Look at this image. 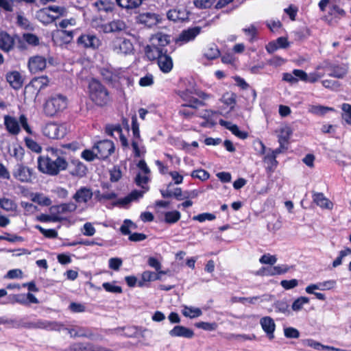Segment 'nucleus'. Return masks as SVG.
<instances>
[{
  "mask_svg": "<svg viewBox=\"0 0 351 351\" xmlns=\"http://www.w3.org/2000/svg\"><path fill=\"white\" fill-rule=\"evenodd\" d=\"M38 169L43 173L54 176L68 167V162L62 156V151L54 149H47L46 155L38 158Z\"/></svg>",
  "mask_w": 351,
  "mask_h": 351,
  "instance_id": "nucleus-1",
  "label": "nucleus"
},
{
  "mask_svg": "<svg viewBox=\"0 0 351 351\" xmlns=\"http://www.w3.org/2000/svg\"><path fill=\"white\" fill-rule=\"evenodd\" d=\"M1 320L3 322L1 324H8L10 325L11 328H24V325L26 324V322H23L22 319H8L5 317H2Z\"/></svg>",
  "mask_w": 351,
  "mask_h": 351,
  "instance_id": "nucleus-39",
  "label": "nucleus"
},
{
  "mask_svg": "<svg viewBox=\"0 0 351 351\" xmlns=\"http://www.w3.org/2000/svg\"><path fill=\"white\" fill-rule=\"evenodd\" d=\"M317 70H325L328 72V75L337 79H343L348 72L349 66L348 64L332 63L329 60H324L317 66Z\"/></svg>",
  "mask_w": 351,
  "mask_h": 351,
  "instance_id": "nucleus-4",
  "label": "nucleus"
},
{
  "mask_svg": "<svg viewBox=\"0 0 351 351\" xmlns=\"http://www.w3.org/2000/svg\"><path fill=\"white\" fill-rule=\"evenodd\" d=\"M25 145L32 152L36 153H40L42 151L41 146L34 140L31 138L25 137Z\"/></svg>",
  "mask_w": 351,
  "mask_h": 351,
  "instance_id": "nucleus-42",
  "label": "nucleus"
},
{
  "mask_svg": "<svg viewBox=\"0 0 351 351\" xmlns=\"http://www.w3.org/2000/svg\"><path fill=\"white\" fill-rule=\"evenodd\" d=\"M243 32L247 36H250L249 38L250 43H254V41L256 39V36L258 34V30L254 25L252 24L250 27L243 28Z\"/></svg>",
  "mask_w": 351,
  "mask_h": 351,
  "instance_id": "nucleus-48",
  "label": "nucleus"
},
{
  "mask_svg": "<svg viewBox=\"0 0 351 351\" xmlns=\"http://www.w3.org/2000/svg\"><path fill=\"white\" fill-rule=\"evenodd\" d=\"M169 333L171 337H179L191 339L194 336V332L193 330L182 326H174L173 328L171 330Z\"/></svg>",
  "mask_w": 351,
  "mask_h": 351,
  "instance_id": "nucleus-25",
  "label": "nucleus"
},
{
  "mask_svg": "<svg viewBox=\"0 0 351 351\" xmlns=\"http://www.w3.org/2000/svg\"><path fill=\"white\" fill-rule=\"evenodd\" d=\"M273 306L274 307L275 311L278 313L285 314L289 311V305L286 300H278L274 302Z\"/></svg>",
  "mask_w": 351,
  "mask_h": 351,
  "instance_id": "nucleus-43",
  "label": "nucleus"
},
{
  "mask_svg": "<svg viewBox=\"0 0 351 351\" xmlns=\"http://www.w3.org/2000/svg\"><path fill=\"white\" fill-rule=\"evenodd\" d=\"M201 32L202 27L199 26L188 28L180 33L176 42V43H180V45L187 43L193 40Z\"/></svg>",
  "mask_w": 351,
  "mask_h": 351,
  "instance_id": "nucleus-17",
  "label": "nucleus"
},
{
  "mask_svg": "<svg viewBox=\"0 0 351 351\" xmlns=\"http://www.w3.org/2000/svg\"><path fill=\"white\" fill-rule=\"evenodd\" d=\"M182 314L187 317L195 318L202 315V312L199 308L185 306L182 310Z\"/></svg>",
  "mask_w": 351,
  "mask_h": 351,
  "instance_id": "nucleus-37",
  "label": "nucleus"
},
{
  "mask_svg": "<svg viewBox=\"0 0 351 351\" xmlns=\"http://www.w3.org/2000/svg\"><path fill=\"white\" fill-rule=\"evenodd\" d=\"M260 324L262 326L263 330L266 332L269 339H272L274 337V332L276 328V324L274 321L270 317H264L261 321Z\"/></svg>",
  "mask_w": 351,
  "mask_h": 351,
  "instance_id": "nucleus-26",
  "label": "nucleus"
},
{
  "mask_svg": "<svg viewBox=\"0 0 351 351\" xmlns=\"http://www.w3.org/2000/svg\"><path fill=\"white\" fill-rule=\"evenodd\" d=\"M149 60H157V63L160 70L164 73H169L173 67V62L172 58L167 53V51H156L154 52L149 51L146 55Z\"/></svg>",
  "mask_w": 351,
  "mask_h": 351,
  "instance_id": "nucleus-5",
  "label": "nucleus"
},
{
  "mask_svg": "<svg viewBox=\"0 0 351 351\" xmlns=\"http://www.w3.org/2000/svg\"><path fill=\"white\" fill-rule=\"evenodd\" d=\"M143 0H115L116 4L127 12H132L138 9L143 3Z\"/></svg>",
  "mask_w": 351,
  "mask_h": 351,
  "instance_id": "nucleus-22",
  "label": "nucleus"
},
{
  "mask_svg": "<svg viewBox=\"0 0 351 351\" xmlns=\"http://www.w3.org/2000/svg\"><path fill=\"white\" fill-rule=\"evenodd\" d=\"M181 215L179 211H169L165 213V221L167 223H174L180 219Z\"/></svg>",
  "mask_w": 351,
  "mask_h": 351,
  "instance_id": "nucleus-40",
  "label": "nucleus"
},
{
  "mask_svg": "<svg viewBox=\"0 0 351 351\" xmlns=\"http://www.w3.org/2000/svg\"><path fill=\"white\" fill-rule=\"evenodd\" d=\"M4 125L8 132L12 135H17L21 131L17 119L9 115L4 116Z\"/></svg>",
  "mask_w": 351,
  "mask_h": 351,
  "instance_id": "nucleus-23",
  "label": "nucleus"
},
{
  "mask_svg": "<svg viewBox=\"0 0 351 351\" xmlns=\"http://www.w3.org/2000/svg\"><path fill=\"white\" fill-rule=\"evenodd\" d=\"M264 162L267 165L266 169L269 172H274L278 165V161L275 154L267 153L263 159Z\"/></svg>",
  "mask_w": 351,
  "mask_h": 351,
  "instance_id": "nucleus-31",
  "label": "nucleus"
},
{
  "mask_svg": "<svg viewBox=\"0 0 351 351\" xmlns=\"http://www.w3.org/2000/svg\"><path fill=\"white\" fill-rule=\"evenodd\" d=\"M149 177L147 174L143 176L141 173H138L135 178V182L138 186L142 187L143 189H145L146 191H147L148 188H145V185L147 184V183L149 182Z\"/></svg>",
  "mask_w": 351,
  "mask_h": 351,
  "instance_id": "nucleus-58",
  "label": "nucleus"
},
{
  "mask_svg": "<svg viewBox=\"0 0 351 351\" xmlns=\"http://www.w3.org/2000/svg\"><path fill=\"white\" fill-rule=\"evenodd\" d=\"M103 288L108 292L113 293H122V288L119 286L114 285L110 282H104L102 285Z\"/></svg>",
  "mask_w": 351,
  "mask_h": 351,
  "instance_id": "nucleus-54",
  "label": "nucleus"
},
{
  "mask_svg": "<svg viewBox=\"0 0 351 351\" xmlns=\"http://www.w3.org/2000/svg\"><path fill=\"white\" fill-rule=\"evenodd\" d=\"M94 150L97 152V158L105 160L114 152V145L110 140H102L94 145Z\"/></svg>",
  "mask_w": 351,
  "mask_h": 351,
  "instance_id": "nucleus-11",
  "label": "nucleus"
},
{
  "mask_svg": "<svg viewBox=\"0 0 351 351\" xmlns=\"http://www.w3.org/2000/svg\"><path fill=\"white\" fill-rule=\"evenodd\" d=\"M52 11L58 14L60 16H62L66 12V9L63 7L51 5L49 6L47 8L41 9L37 12V17L43 23H49L53 21L58 16H51L48 11Z\"/></svg>",
  "mask_w": 351,
  "mask_h": 351,
  "instance_id": "nucleus-13",
  "label": "nucleus"
},
{
  "mask_svg": "<svg viewBox=\"0 0 351 351\" xmlns=\"http://www.w3.org/2000/svg\"><path fill=\"white\" fill-rule=\"evenodd\" d=\"M292 131L289 127L281 128L280 134L278 135V143L280 147H285V145L288 143Z\"/></svg>",
  "mask_w": 351,
  "mask_h": 351,
  "instance_id": "nucleus-32",
  "label": "nucleus"
},
{
  "mask_svg": "<svg viewBox=\"0 0 351 351\" xmlns=\"http://www.w3.org/2000/svg\"><path fill=\"white\" fill-rule=\"evenodd\" d=\"M335 110L332 108L326 107L323 106H311L309 108V112L317 114V115H324L330 111H334Z\"/></svg>",
  "mask_w": 351,
  "mask_h": 351,
  "instance_id": "nucleus-41",
  "label": "nucleus"
},
{
  "mask_svg": "<svg viewBox=\"0 0 351 351\" xmlns=\"http://www.w3.org/2000/svg\"><path fill=\"white\" fill-rule=\"evenodd\" d=\"M25 328L28 329H45L48 330L60 331L63 328V324L58 322H51L44 319H38L35 322H26L24 325Z\"/></svg>",
  "mask_w": 351,
  "mask_h": 351,
  "instance_id": "nucleus-8",
  "label": "nucleus"
},
{
  "mask_svg": "<svg viewBox=\"0 0 351 351\" xmlns=\"http://www.w3.org/2000/svg\"><path fill=\"white\" fill-rule=\"evenodd\" d=\"M90 189L83 186L80 188L73 196V199L78 204L87 203L93 197Z\"/></svg>",
  "mask_w": 351,
  "mask_h": 351,
  "instance_id": "nucleus-21",
  "label": "nucleus"
},
{
  "mask_svg": "<svg viewBox=\"0 0 351 351\" xmlns=\"http://www.w3.org/2000/svg\"><path fill=\"white\" fill-rule=\"evenodd\" d=\"M309 302V299L307 297H300L298 299H296L293 303L292 304L291 308L293 311H300L303 305L305 304H308Z\"/></svg>",
  "mask_w": 351,
  "mask_h": 351,
  "instance_id": "nucleus-46",
  "label": "nucleus"
},
{
  "mask_svg": "<svg viewBox=\"0 0 351 351\" xmlns=\"http://www.w3.org/2000/svg\"><path fill=\"white\" fill-rule=\"evenodd\" d=\"M88 95L90 100L99 106H104L111 100L108 89L99 81L95 79L89 83Z\"/></svg>",
  "mask_w": 351,
  "mask_h": 351,
  "instance_id": "nucleus-2",
  "label": "nucleus"
},
{
  "mask_svg": "<svg viewBox=\"0 0 351 351\" xmlns=\"http://www.w3.org/2000/svg\"><path fill=\"white\" fill-rule=\"evenodd\" d=\"M313 202L319 207L327 209L332 208V203L322 193H315L313 195Z\"/></svg>",
  "mask_w": 351,
  "mask_h": 351,
  "instance_id": "nucleus-29",
  "label": "nucleus"
},
{
  "mask_svg": "<svg viewBox=\"0 0 351 351\" xmlns=\"http://www.w3.org/2000/svg\"><path fill=\"white\" fill-rule=\"evenodd\" d=\"M349 254H351V249L348 247L340 251L339 256L333 261L332 266L337 267L341 265L342 259Z\"/></svg>",
  "mask_w": 351,
  "mask_h": 351,
  "instance_id": "nucleus-52",
  "label": "nucleus"
},
{
  "mask_svg": "<svg viewBox=\"0 0 351 351\" xmlns=\"http://www.w3.org/2000/svg\"><path fill=\"white\" fill-rule=\"evenodd\" d=\"M12 175L15 179L23 183H31L34 178V170L22 163L15 166Z\"/></svg>",
  "mask_w": 351,
  "mask_h": 351,
  "instance_id": "nucleus-9",
  "label": "nucleus"
},
{
  "mask_svg": "<svg viewBox=\"0 0 351 351\" xmlns=\"http://www.w3.org/2000/svg\"><path fill=\"white\" fill-rule=\"evenodd\" d=\"M82 232L84 236L91 237L95 234L96 230L91 223L87 222L84 225Z\"/></svg>",
  "mask_w": 351,
  "mask_h": 351,
  "instance_id": "nucleus-61",
  "label": "nucleus"
},
{
  "mask_svg": "<svg viewBox=\"0 0 351 351\" xmlns=\"http://www.w3.org/2000/svg\"><path fill=\"white\" fill-rule=\"evenodd\" d=\"M150 45H148L145 48V55H147L149 51L154 52L156 51H167L165 49L170 43V36L162 32H158L152 35L150 38Z\"/></svg>",
  "mask_w": 351,
  "mask_h": 351,
  "instance_id": "nucleus-6",
  "label": "nucleus"
},
{
  "mask_svg": "<svg viewBox=\"0 0 351 351\" xmlns=\"http://www.w3.org/2000/svg\"><path fill=\"white\" fill-rule=\"evenodd\" d=\"M69 309L75 313H83L86 311V306L81 303L71 302L69 306Z\"/></svg>",
  "mask_w": 351,
  "mask_h": 351,
  "instance_id": "nucleus-62",
  "label": "nucleus"
},
{
  "mask_svg": "<svg viewBox=\"0 0 351 351\" xmlns=\"http://www.w3.org/2000/svg\"><path fill=\"white\" fill-rule=\"evenodd\" d=\"M204 55L208 60H214L219 56L220 52L218 47L212 44L205 49Z\"/></svg>",
  "mask_w": 351,
  "mask_h": 351,
  "instance_id": "nucleus-36",
  "label": "nucleus"
},
{
  "mask_svg": "<svg viewBox=\"0 0 351 351\" xmlns=\"http://www.w3.org/2000/svg\"><path fill=\"white\" fill-rule=\"evenodd\" d=\"M82 157L87 161H93L97 158V152L94 150V147L92 150L85 149L82 152Z\"/></svg>",
  "mask_w": 351,
  "mask_h": 351,
  "instance_id": "nucleus-60",
  "label": "nucleus"
},
{
  "mask_svg": "<svg viewBox=\"0 0 351 351\" xmlns=\"http://www.w3.org/2000/svg\"><path fill=\"white\" fill-rule=\"evenodd\" d=\"M66 351H88V343H73L70 346Z\"/></svg>",
  "mask_w": 351,
  "mask_h": 351,
  "instance_id": "nucleus-64",
  "label": "nucleus"
},
{
  "mask_svg": "<svg viewBox=\"0 0 351 351\" xmlns=\"http://www.w3.org/2000/svg\"><path fill=\"white\" fill-rule=\"evenodd\" d=\"M7 81L15 89L19 88L22 86L21 75L17 71H14L7 75Z\"/></svg>",
  "mask_w": 351,
  "mask_h": 351,
  "instance_id": "nucleus-30",
  "label": "nucleus"
},
{
  "mask_svg": "<svg viewBox=\"0 0 351 351\" xmlns=\"http://www.w3.org/2000/svg\"><path fill=\"white\" fill-rule=\"evenodd\" d=\"M195 88L192 86L182 90H179L178 95L185 102L182 107H189L197 109L198 106H204L205 102L195 97Z\"/></svg>",
  "mask_w": 351,
  "mask_h": 351,
  "instance_id": "nucleus-7",
  "label": "nucleus"
},
{
  "mask_svg": "<svg viewBox=\"0 0 351 351\" xmlns=\"http://www.w3.org/2000/svg\"><path fill=\"white\" fill-rule=\"evenodd\" d=\"M123 261L120 258H110L108 261V266L111 269L118 271L122 265Z\"/></svg>",
  "mask_w": 351,
  "mask_h": 351,
  "instance_id": "nucleus-59",
  "label": "nucleus"
},
{
  "mask_svg": "<svg viewBox=\"0 0 351 351\" xmlns=\"http://www.w3.org/2000/svg\"><path fill=\"white\" fill-rule=\"evenodd\" d=\"M259 261L262 264H268L270 265H274L277 261L276 256L271 255L269 254H263L259 259Z\"/></svg>",
  "mask_w": 351,
  "mask_h": 351,
  "instance_id": "nucleus-55",
  "label": "nucleus"
},
{
  "mask_svg": "<svg viewBox=\"0 0 351 351\" xmlns=\"http://www.w3.org/2000/svg\"><path fill=\"white\" fill-rule=\"evenodd\" d=\"M35 228L38 230L47 238L55 239L58 237V232L54 229H45L40 225H36Z\"/></svg>",
  "mask_w": 351,
  "mask_h": 351,
  "instance_id": "nucleus-45",
  "label": "nucleus"
},
{
  "mask_svg": "<svg viewBox=\"0 0 351 351\" xmlns=\"http://www.w3.org/2000/svg\"><path fill=\"white\" fill-rule=\"evenodd\" d=\"M0 207L3 210L9 212L14 211L17 208V205L14 200L6 197H3L0 198Z\"/></svg>",
  "mask_w": 351,
  "mask_h": 351,
  "instance_id": "nucleus-34",
  "label": "nucleus"
},
{
  "mask_svg": "<svg viewBox=\"0 0 351 351\" xmlns=\"http://www.w3.org/2000/svg\"><path fill=\"white\" fill-rule=\"evenodd\" d=\"M8 303L12 304L18 303L23 306H29L30 304H38L39 300L31 293L27 294H12L8 298Z\"/></svg>",
  "mask_w": 351,
  "mask_h": 351,
  "instance_id": "nucleus-12",
  "label": "nucleus"
},
{
  "mask_svg": "<svg viewBox=\"0 0 351 351\" xmlns=\"http://www.w3.org/2000/svg\"><path fill=\"white\" fill-rule=\"evenodd\" d=\"M23 39L25 40L27 45L32 46H37L39 44V38L38 37L32 33H25L23 34Z\"/></svg>",
  "mask_w": 351,
  "mask_h": 351,
  "instance_id": "nucleus-47",
  "label": "nucleus"
},
{
  "mask_svg": "<svg viewBox=\"0 0 351 351\" xmlns=\"http://www.w3.org/2000/svg\"><path fill=\"white\" fill-rule=\"evenodd\" d=\"M138 139H134L132 142V147L133 148L134 154L135 157H141L142 154L145 153V149L144 147H139Z\"/></svg>",
  "mask_w": 351,
  "mask_h": 351,
  "instance_id": "nucleus-56",
  "label": "nucleus"
},
{
  "mask_svg": "<svg viewBox=\"0 0 351 351\" xmlns=\"http://www.w3.org/2000/svg\"><path fill=\"white\" fill-rule=\"evenodd\" d=\"M191 177L198 178L201 180H206L209 178V173L204 169L194 170L191 172Z\"/></svg>",
  "mask_w": 351,
  "mask_h": 351,
  "instance_id": "nucleus-53",
  "label": "nucleus"
},
{
  "mask_svg": "<svg viewBox=\"0 0 351 351\" xmlns=\"http://www.w3.org/2000/svg\"><path fill=\"white\" fill-rule=\"evenodd\" d=\"M77 43L84 48L97 49L100 45V40L93 34H83L78 37Z\"/></svg>",
  "mask_w": 351,
  "mask_h": 351,
  "instance_id": "nucleus-16",
  "label": "nucleus"
},
{
  "mask_svg": "<svg viewBox=\"0 0 351 351\" xmlns=\"http://www.w3.org/2000/svg\"><path fill=\"white\" fill-rule=\"evenodd\" d=\"M15 44V36L12 37L5 32H0V49L8 53L13 49Z\"/></svg>",
  "mask_w": 351,
  "mask_h": 351,
  "instance_id": "nucleus-20",
  "label": "nucleus"
},
{
  "mask_svg": "<svg viewBox=\"0 0 351 351\" xmlns=\"http://www.w3.org/2000/svg\"><path fill=\"white\" fill-rule=\"evenodd\" d=\"M154 80L153 75L148 73L145 76L140 78L138 84L141 86L145 87L152 86L154 84Z\"/></svg>",
  "mask_w": 351,
  "mask_h": 351,
  "instance_id": "nucleus-49",
  "label": "nucleus"
},
{
  "mask_svg": "<svg viewBox=\"0 0 351 351\" xmlns=\"http://www.w3.org/2000/svg\"><path fill=\"white\" fill-rule=\"evenodd\" d=\"M126 25L121 20H114L103 26V31L105 33L119 32L125 29Z\"/></svg>",
  "mask_w": 351,
  "mask_h": 351,
  "instance_id": "nucleus-27",
  "label": "nucleus"
},
{
  "mask_svg": "<svg viewBox=\"0 0 351 351\" xmlns=\"http://www.w3.org/2000/svg\"><path fill=\"white\" fill-rule=\"evenodd\" d=\"M167 16L169 20L176 21H184L188 19V12L185 8H173L168 11Z\"/></svg>",
  "mask_w": 351,
  "mask_h": 351,
  "instance_id": "nucleus-24",
  "label": "nucleus"
},
{
  "mask_svg": "<svg viewBox=\"0 0 351 351\" xmlns=\"http://www.w3.org/2000/svg\"><path fill=\"white\" fill-rule=\"evenodd\" d=\"M216 218L215 215L211 213H204L197 215H195L193 217V219L195 221H198L199 222H204L206 220L212 221Z\"/></svg>",
  "mask_w": 351,
  "mask_h": 351,
  "instance_id": "nucleus-57",
  "label": "nucleus"
},
{
  "mask_svg": "<svg viewBox=\"0 0 351 351\" xmlns=\"http://www.w3.org/2000/svg\"><path fill=\"white\" fill-rule=\"evenodd\" d=\"M67 106V98L61 94L49 97L43 105V112L47 117H53L63 111Z\"/></svg>",
  "mask_w": 351,
  "mask_h": 351,
  "instance_id": "nucleus-3",
  "label": "nucleus"
},
{
  "mask_svg": "<svg viewBox=\"0 0 351 351\" xmlns=\"http://www.w3.org/2000/svg\"><path fill=\"white\" fill-rule=\"evenodd\" d=\"M341 108L343 111V114H342L343 119L348 124L351 125V105L348 104H343Z\"/></svg>",
  "mask_w": 351,
  "mask_h": 351,
  "instance_id": "nucleus-50",
  "label": "nucleus"
},
{
  "mask_svg": "<svg viewBox=\"0 0 351 351\" xmlns=\"http://www.w3.org/2000/svg\"><path fill=\"white\" fill-rule=\"evenodd\" d=\"M43 134L49 138L59 139L65 136L66 130L64 125L49 123L43 127Z\"/></svg>",
  "mask_w": 351,
  "mask_h": 351,
  "instance_id": "nucleus-10",
  "label": "nucleus"
},
{
  "mask_svg": "<svg viewBox=\"0 0 351 351\" xmlns=\"http://www.w3.org/2000/svg\"><path fill=\"white\" fill-rule=\"evenodd\" d=\"M289 270V267L287 265H280L272 267L271 265L267 267H263L258 274L263 276H276L281 275L287 273Z\"/></svg>",
  "mask_w": 351,
  "mask_h": 351,
  "instance_id": "nucleus-19",
  "label": "nucleus"
},
{
  "mask_svg": "<svg viewBox=\"0 0 351 351\" xmlns=\"http://www.w3.org/2000/svg\"><path fill=\"white\" fill-rule=\"evenodd\" d=\"M47 66L46 59L40 56L32 57L28 61V67L31 73H36L43 71Z\"/></svg>",
  "mask_w": 351,
  "mask_h": 351,
  "instance_id": "nucleus-18",
  "label": "nucleus"
},
{
  "mask_svg": "<svg viewBox=\"0 0 351 351\" xmlns=\"http://www.w3.org/2000/svg\"><path fill=\"white\" fill-rule=\"evenodd\" d=\"M49 82V80L48 77L45 75H43L38 77H34L32 82L31 84L35 88H38V90H41L45 88L46 86H48Z\"/></svg>",
  "mask_w": 351,
  "mask_h": 351,
  "instance_id": "nucleus-35",
  "label": "nucleus"
},
{
  "mask_svg": "<svg viewBox=\"0 0 351 351\" xmlns=\"http://www.w3.org/2000/svg\"><path fill=\"white\" fill-rule=\"evenodd\" d=\"M160 16L151 12H142L136 16V21L138 24L152 27L160 21Z\"/></svg>",
  "mask_w": 351,
  "mask_h": 351,
  "instance_id": "nucleus-15",
  "label": "nucleus"
},
{
  "mask_svg": "<svg viewBox=\"0 0 351 351\" xmlns=\"http://www.w3.org/2000/svg\"><path fill=\"white\" fill-rule=\"evenodd\" d=\"M57 212L58 213L64 214L66 213H71L77 209V205L73 202H69L61 204L57 207Z\"/></svg>",
  "mask_w": 351,
  "mask_h": 351,
  "instance_id": "nucleus-38",
  "label": "nucleus"
},
{
  "mask_svg": "<svg viewBox=\"0 0 351 351\" xmlns=\"http://www.w3.org/2000/svg\"><path fill=\"white\" fill-rule=\"evenodd\" d=\"M222 102L232 109L236 104V95L234 93H225L222 97Z\"/></svg>",
  "mask_w": 351,
  "mask_h": 351,
  "instance_id": "nucleus-44",
  "label": "nucleus"
},
{
  "mask_svg": "<svg viewBox=\"0 0 351 351\" xmlns=\"http://www.w3.org/2000/svg\"><path fill=\"white\" fill-rule=\"evenodd\" d=\"M62 329L67 330L71 337H87L90 335V332L88 329L77 326L73 328L63 327Z\"/></svg>",
  "mask_w": 351,
  "mask_h": 351,
  "instance_id": "nucleus-28",
  "label": "nucleus"
},
{
  "mask_svg": "<svg viewBox=\"0 0 351 351\" xmlns=\"http://www.w3.org/2000/svg\"><path fill=\"white\" fill-rule=\"evenodd\" d=\"M132 131L134 138L141 140L139 125L137 121V117L135 114L132 117Z\"/></svg>",
  "mask_w": 351,
  "mask_h": 351,
  "instance_id": "nucleus-51",
  "label": "nucleus"
},
{
  "mask_svg": "<svg viewBox=\"0 0 351 351\" xmlns=\"http://www.w3.org/2000/svg\"><path fill=\"white\" fill-rule=\"evenodd\" d=\"M284 334L287 338L296 339L300 336L298 330L295 328L288 327L284 329Z\"/></svg>",
  "mask_w": 351,
  "mask_h": 351,
  "instance_id": "nucleus-63",
  "label": "nucleus"
},
{
  "mask_svg": "<svg viewBox=\"0 0 351 351\" xmlns=\"http://www.w3.org/2000/svg\"><path fill=\"white\" fill-rule=\"evenodd\" d=\"M144 191L134 190L132 191L128 195L120 200V203L123 205H126L130 202L136 200L143 196Z\"/></svg>",
  "mask_w": 351,
  "mask_h": 351,
  "instance_id": "nucleus-33",
  "label": "nucleus"
},
{
  "mask_svg": "<svg viewBox=\"0 0 351 351\" xmlns=\"http://www.w3.org/2000/svg\"><path fill=\"white\" fill-rule=\"evenodd\" d=\"M112 49L117 54H129L133 51V45L128 39L117 38L112 43Z\"/></svg>",
  "mask_w": 351,
  "mask_h": 351,
  "instance_id": "nucleus-14",
  "label": "nucleus"
}]
</instances>
